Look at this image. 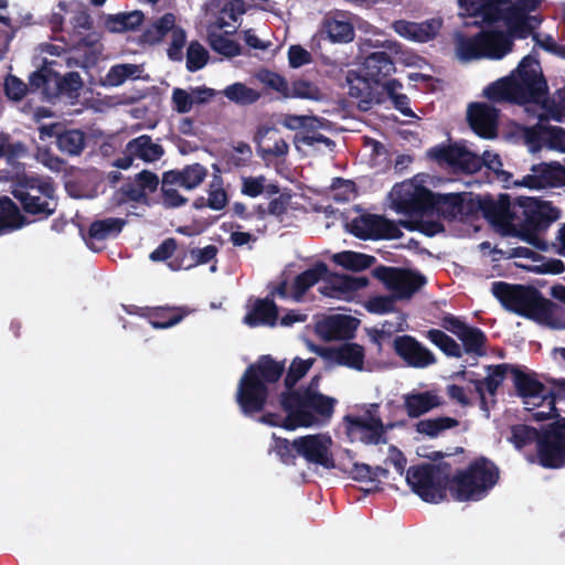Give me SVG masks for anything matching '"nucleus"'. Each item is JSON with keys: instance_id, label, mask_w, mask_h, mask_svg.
I'll use <instances>...</instances> for the list:
<instances>
[{"instance_id": "nucleus-1", "label": "nucleus", "mask_w": 565, "mask_h": 565, "mask_svg": "<svg viewBox=\"0 0 565 565\" xmlns=\"http://www.w3.org/2000/svg\"><path fill=\"white\" fill-rule=\"evenodd\" d=\"M285 363L271 355H260L255 363L244 371L237 386L236 403L245 415L262 412L269 396V384L280 380Z\"/></svg>"}, {"instance_id": "nucleus-2", "label": "nucleus", "mask_w": 565, "mask_h": 565, "mask_svg": "<svg viewBox=\"0 0 565 565\" xmlns=\"http://www.w3.org/2000/svg\"><path fill=\"white\" fill-rule=\"evenodd\" d=\"M395 70V63L387 52L375 51L367 54L362 63L363 75L353 70L348 71L345 76L348 94L358 100L361 110L371 109L373 104L382 103L379 86L384 88V83Z\"/></svg>"}, {"instance_id": "nucleus-3", "label": "nucleus", "mask_w": 565, "mask_h": 565, "mask_svg": "<svg viewBox=\"0 0 565 565\" xmlns=\"http://www.w3.org/2000/svg\"><path fill=\"white\" fill-rule=\"evenodd\" d=\"M511 375L515 394L524 405L541 406L546 404L547 411L532 413L534 420L543 422L556 417V401L565 399V379L542 375L544 382L552 385V388L547 390L539 379L537 373L533 371H525L519 365L512 364Z\"/></svg>"}, {"instance_id": "nucleus-4", "label": "nucleus", "mask_w": 565, "mask_h": 565, "mask_svg": "<svg viewBox=\"0 0 565 565\" xmlns=\"http://www.w3.org/2000/svg\"><path fill=\"white\" fill-rule=\"evenodd\" d=\"M491 291L509 311L536 321L551 323L557 307L555 302L544 298L532 286L494 281L492 282Z\"/></svg>"}, {"instance_id": "nucleus-5", "label": "nucleus", "mask_w": 565, "mask_h": 565, "mask_svg": "<svg viewBox=\"0 0 565 565\" xmlns=\"http://www.w3.org/2000/svg\"><path fill=\"white\" fill-rule=\"evenodd\" d=\"M499 468L490 459L479 457L466 469L457 470L450 476L449 492L458 502L479 501L497 484Z\"/></svg>"}, {"instance_id": "nucleus-6", "label": "nucleus", "mask_w": 565, "mask_h": 565, "mask_svg": "<svg viewBox=\"0 0 565 565\" xmlns=\"http://www.w3.org/2000/svg\"><path fill=\"white\" fill-rule=\"evenodd\" d=\"M450 473L451 466L449 463H420L407 469L406 482L423 501L438 503L447 497Z\"/></svg>"}, {"instance_id": "nucleus-7", "label": "nucleus", "mask_w": 565, "mask_h": 565, "mask_svg": "<svg viewBox=\"0 0 565 565\" xmlns=\"http://www.w3.org/2000/svg\"><path fill=\"white\" fill-rule=\"evenodd\" d=\"M557 418L541 429L537 439V463L546 469L565 467V417Z\"/></svg>"}, {"instance_id": "nucleus-8", "label": "nucleus", "mask_w": 565, "mask_h": 565, "mask_svg": "<svg viewBox=\"0 0 565 565\" xmlns=\"http://www.w3.org/2000/svg\"><path fill=\"white\" fill-rule=\"evenodd\" d=\"M373 275L393 292L396 300L412 298L427 282L425 276L417 271L384 265L376 267Z\"/></svg>"}, {"instance_id": "nucleus-9", "label": "nucleus", "mask_w": 565, "mask_h": 565, "mask_svg": "<svg viewBox=\"0 0 565 565\" xmlns=\"http://www.w3.org/2000/svg\"><path fill=\"white\" fill-rule=\"evenodd\" d=\"M427 157L440 166L446 164L465 173H476L481 170L484 163L481 156L457 143L437 145L428 149Z\"/></svg>"}, {"instance_id": "nucleus-10", "label": "nucleus", "mask_w": 565, "mask_h": 565, "mask_svg": "<svg viewBox=\"0 0 565 565\" xmlns=\"http://www.w3.org/2000/svg\"><path fill=\"white\" fill-rule=\"evenodd\" d=\"M535 60L532 56H524L516 68L515 103L519 105L539 103L547 93V84L544 77L531 68Z\"/></svg>"}, {"instance_id": "nucleus-11", "label": "nucleus", "mask_w": 565, "mask_h": 565, "mask_svg": "<svg viewBox=\"0 0 565 565\" xmlns=\"http://www.w3.org/2000/svg\"><path fill=\"white\" fill-rule=\"evenodd\" d=\"M349 231L360 239H396L403 232L391 220L377 214H363L354 217L349 224Z\"/></svg>"}, {"instance_id": "nucleus-12", "label": "nucleus", "mask_w": 565, "mask_h": 565, "mask_svg": "<svg viewBox=\"0 0 565 565\" xmlns=\"http://www.w3.org/2000/svg\"><path fill=\"white\" fill-rule=\"evenodd\" d=\"M332 440L321 434L306 435L296 438V452L307 462L321 466L326 469L334 468V458L330 450Z\"/></svg>"}, {"instance_id": "nucleus-13", "label": "nucleus", "mask_w": 565, "mask_h": 565, "mask_svg": "<svg viewBox=\"0 0 565 565\" xmlns=\"http://www.w3.org/2000/svg\"><path fill=\"white\" fill-rule=\"evenodd\" d=\"M309 396V387L305 390H288L281 392L279 396L280 405L288 414L291 423L284 425L287 429H294L298 426L309 427L315 422V416L307 409V399Z\"/></svg>"}, {"instance_id": "nucleus-14", "label": "nucleus", "mask_w": 565, "mask_h": 565, "mask_svg": "<svg viewBox=\"0 0 565 565\" xmlns=\"http://www.w3.org/2000/svg\"><path fill=\"white\" fill-rule=\"evenodd\" d=\"M39 137L42 141L55 138L58 150L70 157L81 154L86 145L85 134L82 130L66 129L60 122L42 125L39 128Z\"/></svg>"}, {"instance_id": "nucleus-15", "label": "nucleus", "mask_w": 565, "mask_h": 565, "mask_svg": "<svg viewBox=\"0 0 565 565\" xmlns=\"http://www.w3.org/2000/svg\"><path fill=\"white\" fill-rule=\"evenodd\" d=\"M344 422L348 434H359L360 440L365 445H381L387 443V436H384L381 417L373 415L370 409L366 412V416L347 415Z\"/></svg>"}, {"instance_id": "nucleus-16", "label": "nucleus", "mask_w": 565, "mask_h": 565, "mask_svg": "<svg viewBox=\"0 0 565 565\" xmlns=\"http://www.w3.org/2000/svg\"><path fill=\"white\" fill-rule=\"evenodd\" d=\"M393 349L411 367L425 369L436 363L434 353L413 335H397L393 341Z\"/></svg>"}, {"instance_id": "nucleus-17", "label": "nucleus", "mask_w": 565, "mask_h": 565, "mask_svg": "<svg viewBox=\"0 0 565 565\" xmlns=\"http://www.w3.org/2000/svg\"><path fill=\"white\" fill-rule=\"evenodd\" d=\"M487 376L481 380H470L475 386V391L479 395L480 409L486 413V416H490V406L486 393L491 396L492 405L495 404V395L498 388L502 385L508 373H512V364L501 363L486 366Z\"/></svg>"}, {"instance_id": "nucleus-18", "label": "nucleus", "mask_w": 565, "mask_h": 565, "mask_svg": "<svg viewBox=\"0 0 565 565\" xmlns=\"http://www.w3.org/2000/svg\"><path fill=\"white\" fill-rule=\"evenodd\" d=\"M311 350L322 359L350 369L362 371L364 366V348L358 343H343L340 347L312 345Z\"/></svg>"}, {"instance_id": "nucleus-19", "label": "nucleus", "mask_w": 565, "mask_h": 565, "mask_svg": "<svg viewBox=\"0 0 565 565\" xmlns=\"http://www.w3.org/2000/svg\"><path fill=\"white\" fill-rule=\"evenodd\" d=\"M471 129L481 138L492 139L498 134L499 110L486 103H471L467 111Z\"/></svg>"}, {"instance_id": "nucleus-20", "label": "nucleus", "mask_w": 565, "mask_h": 565, "mask_svg": "<svg viewBox=\"0 0 565 565\" xmlns=\"http://www.w3.org/2000/svg\"><path fill=\"white\" fill-rule=\"evenodd\" d=\"M436 194L420 185L413 191L399 194L396 199V209L408 216H420L426 213H435Z\"/></svg>"}, {"instance_id": "nucleus-21", "label": "nucleus", "mask_w": 565, "mask_h": 565, "mask_svg": "<svg viewBox=\"0 0 565 565\" xmlns=\"http://www.w3.org/2000/svg\"><path fill=\"white\" fill-rule=\"evenodd\" d=\"M531 170L533 173L524 175L521 185L535 190L565 185V167L558 162H542Z\"/></svg>"}, {"instance_id": "nucleus-22", "label": "nucleus", "mask_w": 565, "mask_h": 565, "mask_svg": "<svg viewBox=\"0 0 565 565\" xmlns=\"http://www.w3.org/2000/svg\"><path fill=\"white\" fill-rule=\"evenodd\" d=\"M472 196L471 192L437 193L435 213L447 221L472 217V211H469Z\"/></svg>"}, {"instance_id": "nucleus-23", "label": "nucleus", "mask_w": 565, "mask_h": 565, "mask_svg": "<svg viewBox=\"0 0 565 565\" xmlns=\"http://www.w3.org/2000/svg\"><path fill=\"white\" fill-rule=\"evenodd\" d=\"M510 198L508 194H500L499 200H494L491 195H476L472 196V203L469 205V211H472V217L477 216L479 212L482 213L484 218L492 223H500L510 217Z\"/></svg>"}, {"instance_id": "nucleus-24", "label": "nucleus", "mask_w": 565, "mask_h": 565, "mask_svg": "<svg viewBox=\"0 0 565 565\" xmlns=\"http://www.w3.org/2000/svg\"><path fill=\"white\" fill-rule=\"evenodd\" d=\"M521 205L524 206V220L521 223V230L544 232L557 217L551 215L553 209L550 203H541L527 198L524 202H521Z\"/></svg>"}, {"instance_id": "nucleus-25", "label": "nucleus", "mask_w": 565, "mask_h": 565, "mask_svg": "<svg viewBox=\"0 0 565 565\" xmlns=\"http://www.w3.org/2000/svg\"><path fill=\"white\" fill-rule=\"evenodd\" d=\"M441 26V22L435 19L417 23L406 20H396L392 23V29L402 38L425 43L436 38Z\"/></svg>"}, {"instance_id": "nucleus-26", "label": "nucleus", "mask_w": 565, "mask_h": 565, "mask_svg": "<svg viewBox=\"0 0 565 565\" xmlns=\"http://www.w3.org/2000/svg\"><path fill=\"white\" fill-rule=\"evenodd\" d=\"M11 194L21 204L25 214L34 216L35 221H43L53 215L57 207L55 196L46 198L23 193L21 190H12Z\"/></svg>"}, {"instance_id": "nucleus-27", "label": "nucleus", "mask_w": 565, "mask_h": 565, "mask_svg": "<svg viewBox=\"0 0 565 565\" xmlns=\"http://www.w3.org/2000/svg\"><path fill=\"white\" fill-rule=\"evenodd\" d=\"M189 310L183 307H143L139 308L138 315L146 318L154 329H168L181 322Z\"/></svg>"}, {"instance_id": "nucleus-28", "label": "nucleus", "mask_w": 565, "mask_h": 565, "mask_svg": "<svg viewBox=\"0 0 565 565\" xmlns=\"http://www.w3.org/2000/svg\"><path fill=\"white\" fill-rule=\"evenodd\" d=\"M254 140L257 143L258 153L265 160L284 157L288 153V143L278 136V130L273 127H259Z\"/></svg>"}, {"instance_id": "nucleus-29", "label": "nucleus", "mask_w": 565, "mask_h": 565, "mask_svg": "<svg viewBox=\"0 0 565 565\" xmlns=\"http://www.w3.org/2000/svg\"><path fill=\"white\" fill-rule=\"evenodd\" d=\"M218 249L215 245H207L203 248L182 249L168 263L171 270H189L200 265H205L216 258Z\"/></svg>"}, {"instance_id": "nucleus-30", "label": "nucleus", "mask_w": 565, "mask_h": 565, "mask_svg": "<svg viewBox=\"0 0 565 565\" xmlns=\"http://www.w3.org/2000/svg\"><path fill=\"white\" fill-rule=\"evenodd\" d=\"M164 184L179 185L185 190L198 188L206 178L207 169L201 163L186 164L182 169H174L163 172Z\"/></svg>"}, {"instance_id": "nucleus-31", "label": "nucleus", "mask_w": 565, "mask_h": 565, "mask_svg": "<svg viewBox=\"0 0 565 565\" xmlns=\"http://www.w3.org/2000/svg\"><path fill=\"white\" fill-rule=\"evenodd\" d=\"M126 223V220L119 217L96 220L89 225L86 235H84V241L90 249L97 250L95 242L117 237L121 233Z\"/></svg>"}, {"instance_id": "nucleus-32", "label": "nucleus", "mask_w": 565, "mask_h": 565, "mask_svg": "<svg viewBox=\"0 0 565 565\" xmlns=\"http://www.w3.org/2000/svg\"><path fill=\"white\" fill-rule=\"evenodd\" d=\"M329 273L323 262H318L312 267L297 275L291 285L290 297L295 301H301L306 292Z\"/></svg>"}, {"instance_id": "nucleus-33", "label": "nucleus", "mask_w": 565, "mask_h": 565, "mask_svg": "<svg viewBox=\"0 0 565 565\" xmlns=\"http://www.w3.org/2000/svg\"><path fill=\"white\" fill-rule=\"evenodd\" d=\"M278 320V307L268 297L257 299L253 309L245 316L244 322L249 327L269 326L275 327Z\"/></svg>"}, {"instance_id": "nucleus-34", "label": "nucleus", "mask_w": 565, "mask_h": 565, "mask_svg": "<svg viewBox=\"0 0 565 565\" xmlns=\"http://www.w3.org/2000/svg\"><path fill=\"white\" fill-rule=\"evenodd\" d=\"M441 404L439 396L430 391L412 393L404 397V408L411 418H418Z\"/></svg>"}, {"instance_id": "nucleus-35", "label": "nucleus", "mask_w": 565, "mask_h": 565, "mask_svg": "<svg viewBox=\"0 0 565 565\" xmlns=\"http://www.w3.org/2000/svg\"><path fill=\"white\" fill-rule=\"evenodd\" d=\"M487 57L500 60L513 49V40L502 30H483Z\"/></svg>"}, {"instance_id": "nucleus-36", "label": "nucleus", "mask_w": 565, "mask_h": 565, "mask_svg": "<svg viewBox=\"0 0 565 565\" xmlns=\"http://www.w3.org/2000/svg\"><path fill=\"white\" fill-rule=\"evenodd\" d=\"M126 151L146 162L157 161L164 153L163 148L154 143L148 135H141L128 141Z\"/></svg>"}, {"instance_id": "nucleus-37", "label": "nucleus", "mask_w": 565, "mask_h": 565, "mask_svg": "<svg viewBox=\"0 0 565 565\" xmlns=\"http://www.w3.org/2000/svg\"><path fill=\"white\" fill-rule=\"evenodd\" d=\"M145 15L140 10L131 12H120L117 14H107L105 17V28L111 33H122L137 30L143 22Z\"/></svg>"}, {"instance_id": "nucleus-38", "label": "nucleus", "mask_w": 565, "mask_h": 565, "mask_svg": "<svg viewBox=\"0 0 565 565\" xmlns=\"http://www.w3.org/2000/svg\"><path fill=\"white\" fill-rule=\"evenodd\" d=\"M457 54L458 57L465 62L487 57L483 30L473 36L459 38Z\"/></svg>"}, {"instance_id": "nucleus-39", "label": "nucleus", "mask_w": 565, "mask_h": 565, "mask_svg": "<svg viewBox=\"0 0 565 565\" xmlns=\"http://www.w3.org/2000/svg\"><path fill=\"white\" fill-rule=\"evenodd\" d=\"M324 30L333 43H349L355 35L353 24L340 15L327 18Z\"/></svg>"}, {"instance_id": "nucleus-40", "label": "nucleus", "mask_w": 565, "mask_h": 565, "mask_svg": "<svg viewBox=\"0 0 565 565\" xmlns=\"http://www.w3.org/2000/svg\"><path fill=\"white\" fill-rule=\"evenodd\" d=\"M458 339L462 343V352L476 356H484L487 354L486 345L488 338L480 328L468 326Z\"/></svg>"}, {"instance_id": "nucleus-41", "label": "nucleus", "mask_w": 565, "mask_h": 565, "mask_svg": "<svg viewBox=\"0 0 565 565\" xmlns=\"http://www.w3.org/2000/svg\"><path fill=\"white\" fill-rule=\"evenodd\" d=\"M331 292L326 295L340 298L342 295L355 292L367 286L366 277H352L349 275H332L329 278Z\"/></svg>"}, {"instance_id": "nucleus-42", "label": "nucleus", "mask_w": 565, "mask_h": 565, "mask_svg": "<svg viewBox=\"0 0 565 565\" xmlns=\"http://www.w3.org/2000/svg\"><path fill=\"white\" fill-rule=\"evenodd\" d=\"M483 15L487 21L494 22L500 15L504 20L508 32H510L515 25L524 21L529 15L521 11L515 4L508 7L504 11H501L497 6L488 3L483 6Z\"/></svg>"}, {"instance_id": "nucleus-43", "label": "nucleus", "mask_w": 565, "mask_h": 565, "mask_svg": "<svg viewBox=\"0 0 565 565\" xmlns=\"http://www.w3.org/2000/svg\"><path fill=\"white\" fill-rule=\"evenodd\" d=\"M12 190L39 196H55V186L51 179L35 175H23Z\"/></svg>"}, {"instance_id": "nucleus-44", "label": "nucleus", "mask_w": 565, "mask_h": 565, "mask_svg": "<svg viewBox=\"0 0 565 565\" xmlns=\"http://www.w3.org/2000/svg\"><path fill=\"white\" fill-rule=\"evenodd\" d=\"M332 260L348 270L362 271L370 268L376 262V258L363 253L343 250L334 254Z\"/></svg>"}, {"instance_id": "nucleus-45", "label": "nucleus", "mask_w": 565, "mask_h": 565, "mask_svg": "<svg viewBox=\"0 0 565 565\" xmlns=\"http://www.w3.org/2000/svg\"><path fill=\"white\" fill-rule=\"evenodd\" d=\"M515 78L504 77L488 85L483 95L491 102L515 103Z\"/></svg>"}, {"instance_id": "nucleus-46", "label": "nucleus", "mask_w": 565, "mask_h": 565, "mask_svg": "<svg viewBox=\"0 0 565 565\" xmlns=\"http://www.w3.org/2000/svg\"><path fill=\"white\" fill-rule=\"evenodd\" d=\"M458 425V419L448 416H441L437 418L422 419L415 425V427L417 433L426 435L430 438H435L441 431L455 428Z\"/></svg>"}, {"instance_id": "nucleus-47", "label": "nucleus", "mask_w": 565, "mask_h": 565, "mask_svg": "<svg viewBox=\"0 0 565 565\" xmlns=\"http://www.w3.org/2000/svg\"><path fill=\"white\" fill-rule=\"evenodd\" d=\"M426 338L434 343L444 354L451 358H461L462 349L450 335L439 329H429Z\"/></svg>"}, {"instance_id": "nucleus-48", "label": "nucleus", "mask_w": 565, "mask_h": 565, "mask_svg": "<svg viewBox=\"0 0 565 565\" xmlns=\"http://www.w3.org/2000/svg\"><path fill=\"white\" fill-rule=\"evenodd\" d=\"M355 321L354 318L350 316H332L328 318L323 324V332L328 337H334V338H348L351 335L354 326L353 322Z\"/></svg>"}, {"instance_id": "nucleus-49", "label": "nucleus", "mask_w": 565, "mask_h": 565, "mask_svg": "<svg viewBox=\"0 0 565 565\" xmlns=\"http://www.w3.org/2000/svg\"><path fill=\"white\" fill-rule=\"evenodd\" d=\"M337 401L333 397L311 391L309 387V396L307 399V409L315 412L323 418H330L334 412Z\"/></svg>"}, {"instance_id": "nucleus-50", "label": "nucleus", "mask_w": 565, "mask_h": 565, "mask_svg": "<svg viewBox=\"0 0 565 565\" xmlns=\"http://www.w3.org/2000/svg\"><path fill=\"white\" fill-rule=\"evenodd\" d=\"M209 44L213 51L226 57H235L242 53L241 45L225 34L211 33Z\"/></svg>"}, {"instance_id": "nucleus-51", "label": "nucleus", "mask_w": 565, "mask_h": 565, "mask_svg": "<svg viewBox=\"0 0 565 565\" xmlns=\"http://www.w3.org/2000/svg\"><path fill=\"white\" fill-rule=\"evenodd\" d=\"M402 88V83L398 79L392 78L384 83V90L392 99L394 107L405 116H414L413 110L409 108V98L405 94L397 93Z\"/></svg>"}, {"instance_id": "nucleus-52", "label": "nucleus", "mask_w": 565, "mask_h": 565, "mask_svg": "<svg viewBox=\"0 0 565 565\" xmlns=\"http://www.w3.org/2000/svg\"><path fill=\"white\" fill-rule=\"evenodd\" d=\"M224 95L230 100L242 105L256 103L260 97V94L257 90L249 88L242 83H234L227 86L224 89Z\"/></svg>"}, {"instance_id": "nucleus-53", "label": "nucleus", "mask_w": 565, "mask_h": 565, "mask_svg": "<svg viewBox=\"0 0 565 565\" xmlns=\"http://www.w3.org/2000/svg\"><path fill=\"white\" fill-rule=\"evenodd\" d=\"M0 213L10 223H13V227L22 228L31 223V221L21 213V210L14 201L7 195L0 196Z\"/></svg>"}, {"instance_id": "nucleus-54", "label": "nucleus", "mask_w": 565, "mask_h": 565, "mask_svg": "<svg viewBox=\"0 0 565 565\" xmlns=\"http://www.w3.org/2000/svg\"><path fill=\"white\" fill-rule=\"evenodd\" d=\"M209 61V52L198 41H192L186 50V68L189 72H196L203 68Z\"/></svg>"}, {"instance_id": "nucleus-55", "label": "nucleus", "mask_w": 565, "mask_h": 565, "mask_svg": "<svg viewBox=\"0 0 565 565\" xmlns=\"http://www.w3.org/2000/svg\"><path fill=\"white\" fill-rule=\"evenodd\" d=\"M315 363V359L302 360L296 358L292 360L287 374L285 376V386L288 390L294 388L300 379H302Z\"/></svg>"}, {"instance_id": "nucleus-56", "label": "nucleus", "mask_w": 565, "mask_h": 565, "mask_svg": "<svg viewBox=\"0 0 565 565\" xmlns=\"http://www.w3.org/2000/svg\"><path fill=\"white\" fill-rule=\"evenodd\" d=\"M228 198L223 188V180L220 175H214L210 184L206 205L214 211H221L226 206Z\"/></svg>"}, {"instance_id": "nucleus-57", "label": "nucleus", "mask_w": 565, "mask_h": 565, "mask_svg": "<svg viewBox=\"0 0 565 565\" xmlns=\"http://www.w3.org/2000/svg\"><path fill=\"white\" fill-rule=\"evenodd\" d=\"M288 98L320 100L322 98V93L313 83L298 79L295 81L289 88Z\"/></svg>"}, {"instance_id": "nucleus-58", "label": "nucleus", "mask_w": 565, "mask_h": 565, "mask_svg": "<svg viewBox=\"0 0 565 565\" xmlns=\"http://www.w3.org/2000/svg\"><path fill=\"white\" fill-rule=\"evenodd\" d=\"M396 301L393 295L373 296L365 301L364 308L373 315H386L396 310Z\"/></svg>"}, {"instance_id": "nucleus-59", "label": "nucleus", "mask_w": 565, "mask_h": 565, "mask_svg": "<svg viewBox=\"0 0 565 565\" xmlns=\"http://www.w3.org/2000/svg\"><path fill=\"white\" fill-rule=\"evenodd\" d=\"M540 438L541 430L532 426L515 425L512 427V441L516 448H523L532 443L537 445Z\"/></svg>"}, {"instance_id": "nucleus-60", "label": "nucleus", "mask_w": 565, "mask_h": 565, "mask_svg": "<svg viewBox=\"0 0 565 565\" xmlns=\"http://www.w3.org/2000/svg\"><path fill=\"white\" fill-rule=\"evenodd\" d=\"M56 76V90L57 94H66L72 96L73 94H78V92L83 87V79L77 72H68L64 76Z\"/></svg>"}, {"instance_id": "nucleus-61", "label": "nucleus", "mask_w": 565, "mask_h": 565, "mask_svg": "<svg viewBox=\"0 0 565 565\" xmlns=\"http://www.w3.org/2000/svg\"><path fill=\"white\" fill-rule=\"evenodd\" d=\"M259 81L267 87L277 92L282 98H288L289 85L287 79L269 70H264L258 75Z\"/></svg>"}, {"instance_id": "nucleus-62", "label": "nucleus", "mask_w": 565, "mask_h": 565, "mask_svg": "<svg viewBox=\"0 0 565 565\" xmlns=\"http://www.w3.org/2000/svg\"><path fill=\"white\" fill-rule=\"evenodd\" d=\"M6 96L13 102H20L29 92V86L18 76L8 74L3 83Z\"/></svg>"}, {"instance_id": "nucleus-63", "label": "nucleus", "mask_w": 565, "mask_h": 565, "mask_svg": "<svg viewBox=\"0 0 565 565\" xmlns=\"http://www.w3.org/2000/svg\"><path fill=\"white\" fill-rule=\"evenodd\" d=\"M296 439L289 441L287 438L275 437L274 450L285 465H295L299 455L296 452Z\"/></svg>"}, {"instance_id": "nucleus-64", "label": "nucleus", "mask_w": 565, "mask_h": 565, "mask_svg": "<svg viewBox=\"0 0 565 565\" xmlns=\"http://www.w3.org/2000/svg\"><path fill=\"white\" fill-rule=\"evenodd\" d=\"M252 148L246 142H238L237 146L233 148V151L227 153L226 163L231 168H242L246 167L252 158Z\"/></svg>"}]
</instances>
